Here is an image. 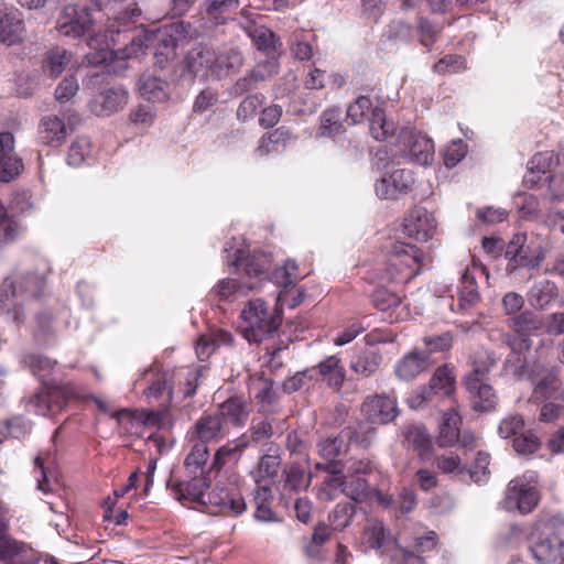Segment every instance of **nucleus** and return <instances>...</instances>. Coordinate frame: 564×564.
<instances>
[{
	"instance_id": "nucleus-1",
	"label": "nucleus",
	"mask_w": 564,
	"mask_h": 564,
	"mask_svg": "<svg viewBox=\"0 0 564 564\" xmlns=\"http://www.w3.org/2000/svg\"><path fill=\"white\" fill-rule=\"evenodd\" d=\"M25 366L43 383V389L28 399V405L41 415H55L62 412L68 402L79 397L76 387L72 382H58L56 360L43 355L29 354L23 358Z\"/></svg>"
},
{
	"instance_id": "nucleus-2",
	"label": "nucleus",
	"mask_w": 564,
	"mask_h": 564,
	"mask_svg": "<svg viewBox=\"0 0 564 564\" xmlns=\"http://www.w3.org/2000/svg\"><path fill=\"white\" fill-rule=\"evenodd\" d=\"M529 551L538 564H554L564 555V518L539 517L527 534Z\"/></svg>"
},
{
	"instance_id": "nucleus-3",
	"label": "nucleus",
	"mask_w": 564,
	"mask_h": 564,
	"mask_svg": "<svg viewBox=\"0 0 564 564\" xmlns=\"http://www.w3.org/2000/svg\"><path fill=\"white\" fill-rule=\"evenodd\" d=\"M423 252L414 245L395 241L388 252V260L380 273V281L404 285L417 275L422 268Z\"/></svg>"
},
{
	"instance_id": "nucleus-4",
	"label": "nucleus",
	"mask_w": 564,
	"mask_h": 564,
	"mask_svg": "<svg viewBox=\"0 0 564 564\" xmlns=\"http://www.w3.org/2000/svg\"><path fill=\"white\" fill-rule=\"evenodd\" d=\"M246 326L241 333L248 343L271 338L282 324V310L270 308L262 299L250 300L241 312Z\"/></svg>"
},
{
	"instance_id": "nucleus-5",
	"label": "nucleus",
	"mask_w": 564,
	"mask_h": 564,
	"mask_svg": "<svg viewBox=\"0 0 564 564\" xmlns=\"http://www.w3.org/2000/svg\"><path fill=\"white\" fill-rule=\"evenodd\" d=\"M142 11L138 7L137 3H132L123 10L119 11L115 15V23L109 26V32L111 35V42L113 46L120 44V37L122 36L127 43H123V47H118L113 53L116 55L120 54V57H117L116 64L112 70L117 75H121L127 68V59L132 56H137L142 52L143 41L140 35L130 34L128 30L121 31L119 26H126L129 23L135 22L137 19L141 15Z\"/></svg>"
},
{
	"instance_id": "nucleus-6",
	"label": "nucleus",
	"mask_w": 564,
	"mask_h": 564,
	"mask_svg": "<svg viewBox=\"0 0 564 564\" xmlns=\"http://www.w3.org/2000/svg\"><path fill=\"white\" fill-rule=\"evenodd\" d=\"M506 273L513 274L519 269L534 270L540 268L545 259L543 246L534 240H528L525 234H516L506 245Z\"/></svg>"
},
{
	"instance_id": "nucleus-7",
	"label": "nucleus",
	"mask_w": 564,
	"mask_h": 564,
	"mask_svg": "<svg viewBox=\"0 0 564 564\" xmlns=\"http://www.w3.org/2000/svg\"><path fill=\"white\" fill-rule=\"evenodd\" d=\"M367 544L373 550H382L392 564H425L424 557L399 544L382 522H375L365 529Z\"/></svg>"
},
{
	"instance_id": "nucleus-8",
	"label": "nucleus",
	"mask_w": 564,
	"mask_h": 564,
	"mask_svg": "<svg viewBox=\"0 0 564 564\" xmlns=\"http://www.w3.org/2000/svg\"><path fill=\"white\" fill-rule=\"evenodd\" d=\"M539 501V490L531 486L524 476L516 477L507 486L503 508L509 511L518 510L521 514H528L538 507Z\"/></svg>"
},
{
	"instance_id": "nucleus-9",
	"label": "nucleus",
	"mask_w": 564,
	"mask_h": 564,
	"mask_svg": "<svg viewBox=\"0 0 564 564\" xmlns=\"http://www.w3.org/2000/svg\"><path fill=\"white\" fill-rule=\"evenodd\" d=\"M46 285L44 273L29 271L15 276L6 278L0 285V295L10 300L19 295H29L31 297L40 296Z\"/></svg>"
},
{
	"instance_id": "nucleus-10",
	"label": "nucleus",
	"mask_w": 564,
	"mask_h": 564,
	"mask_svg": "<svg viewBox=\"0 0 564 564\" xmlns=\"http://www.w3.org/2000/svg\"><path fill=\"white\" fill-rule=\"evenodd\" d=\"M93 18L87 7L68 4L59 12L56 21V30L65 36L80 37L89 32Z\"/></svg>"
},
{
	"instance_id": "nucleus-11",
	"label": "nucleus",
	"mask_w": 564,
	"mask_h": 564,
	"mask_svg": "<svg viewBox=\"0 0 564 564\" xmlns=\"http://www.w3.org/2000/svg\"><path fill=\"white\" fill-rule=\"evenodd\" d=\"M401 156L409 162L427 165L434 158V143L425 134L412 130L401 132Z\"/></svg>"
},
{
	"instance_id": "nucleus-12",
	"label": "nucleus",
	"mask_w": 564,
	"mask_h": 564,
	"mask_svg": "<svg viewBox=\"0 0 564 564\" xmlns=\"http://www.w3.org/2000/svg\"><path fill=\"white\" fill-rule=\"evenodd\" d=\"M414 183L413 172L406 169H400L377 181L375 192L379 198L397 199L399 195L410 193Z\"/></svg>"
},
{
	"instance_id": "nucleus-13",
	"label": "nucleus",
	"mask_w": 564,
	"mask_h": 564,
	"mask_svg": "<svg viewBox=\"0 0 564 564\" xmlns=\"http://www.w3.org/2000/svg\"><path fill=\"white\" fill-rule=\"evenodd\" d=\"M22 160L14 152V137L11 132H0V182L9 183L23 171Z\"/></svg>"
},
{
	"instance_id": "nucleus-14",
	"label": "nucleus",
	"mask_w": 564,
	"mask_h": 564,
	"mask_svg": "<svg viewBox=\"0 0 564 564\" xmlns=\"http://www.w3.org/2000/svg\"><path fill=\"white\" fill-rule=\"evenodd\" d=\"M228 426L223 422L217 411L204 413L193 425L188 434L194 440L208 444L219 442L228 434Z\"/></svg>"
},
{
	"instance_id": "nucleus-15",
	"label": "nucleus",
	"mask_w": 564,
	"mask_h": 564,
	"mask_svg": "<svg viewBox=\"0 0 564 564\" xmlns=\"http://www.w3.org/2000/svg\"><path fill=\"white\" fill-rule=\"evenodd\" d=\"M128 90L123 87H110L93 97L89 108L93 113L99 117H108L128 104Z\"/></svg>"
},
{
	"instance_id": "nucleus-16",
	"label": "nucleus",
	"mask_w": 564,
	"mask_h": 564,
	"mask_svg": "<svg viewBox=\"0 0 564 564\" xmlns=\"http://www.w3.org/2000/svg\"><path fill=\"white\" fill-rule=\"evenodd\" d=\"M436 228L432 214L423 207H414L404 219L403 231L416 241H427Z\"/></svg>"
},
{
	"instance_id": "nucleus-17",
	"label": "nucleus",
	"mask_w": 564,
	"mask_h": 564,
	"mask_svg": "<svg viewBox=\"0 0 564 564\" xmlns=\"http://www.w3.org/2000/svg\"><path fill=\"white\" fill-rule=\"evenodd\" d=\"M206 503L218 508V512L230 516L241 514L246 510V502L238 492H231L229 489L217 484L214 489L206 494Z\"/></svg>"
},
{
	"instance_id": "nucleus-18",
	"label": "nucleus",
	"mask_w": 564,
	"mask_h": 564,
	"mask_svg": "<svg viewBox=\"0 0 564 564\" xmlns=\"http://www.w3.org/2000/svg\"><path fill=\"white\" fill-rule=\"evenodd\" d=\"M361 411L371 423L378 424L392 422L399 413L395 400L388 395L368 398Z\"/></svg>"
},
{
	"instance_id": "nucleus-19",
	"label": "nucleus",
	"mask_w": 564,
	"mask_h": 564,
	"mask_svg": "<svg viewBox=\"0 0 564 564\" xmlns=\"http://www.w3.org/2000/svg\"><path fill=\"white\" fill-rule=\"evenodd\" d=\"M216 61L215 51L204 44L192 47L185 56V66L196 77H213V67Z\"/></svg>"
},
{
	"instance_id": "nucleus-20",
	"label": "nucleus",
	"mask_w": 564,
	"mask_h": 564,
	"mask_svg": "<svg viewBox=\"0 0 564 564\" xmlns=\"http://www.w3.org/2000/svg\"><path fill=\"white\" fill-rule=\"evenodd\" d=\"M471 409L476 412H491L498 404V397L492 387L480 379H466Z\"/></svg>"
},
{
	"instance_id": "nucleus-21",
	"label": "nucleus",
	"mask_w": 564,
	"mask_h": 564,
	"mask_svg": "<svg viewBox=\"0 0 564 564\" xmlns=\"http://www.w3.org/2000/svg\"><path fill=\"white\" fill-rule=\"evenodd\" d=\"M24 22L15 8H0V42L13 45L22 41Z\"/></svg>"
},
{
	"instance_id": "nucleus-22",
	"label": "nucleus",
	"mask_w": 564,
	"mask_h": 564,
	"mask_svg": "<svg viewBox=\"0 0 564 564\" xmlns=\"http://www.w3.org/2000/svg\"><path fill=\"white\" fill-rule=\"evenodd\" d=\"M250 403L241 397H230L218 405L217 413L223 422L228 426L242 427L250 415Z\"/></svg>"
},
{
	"instance_id": "nucleus-23",
	"label": "nucleus",
	"mask_w": 564,
	"mask_h": 564,
	"mask_svg": "<svg viewBox=\"0 0 564 564\" xmlns=\"http://www.w3.org/2000/svg\"><path fill=\"white\" fill-rule=\"evenodd\" d=\"M432 365L433 361L429 354L413 350L399 360L395 366V376L401 380L410 381L430 369Z\"/></svg>"
},
{
	"instance_id": "nucleus-24",
	"label": "nucleus",
	"mask_w": 564,
	"mask_h": 564,
	"mask_svg": "<svg viewBox=\"0 0 564 564\" xmlns=\"http://www.w3.org/2000/svg\"><path fill=\"white\" fill-rule=\"evenodd\" d=\"M245 31L259 51L267 55H280L282 42L272 30L249 21L245 25Z\"/></svg>"
},
{
	"instance_id": "nucleus-25",
	"label": "nucleus",
	"mask_w": 564,
	"mask_h": 564,
	"mask_svg": "<svg viewBox=\"0 0 564 564\" xmlns=\"http://www.w3.org/2000/svg\"><path fill=\"white\" fill-rule=\"evenodd\" d=\"M235 267H242L249 278H257L259 281L265 280L270 269V257L263 252H253L245 256V251L238 249L232 261Z\"/></svg>"
},
{
	"instance_id": "nucleus-26",
	"label": "nucleus",
	"mask_w": 564,
	"mask_h": 564,
	"mask_svg": "<svg viewBox=\"0 0 564 564\" xmlns=\"http://www.w3.org/2000/svg\"><path fill=\"white\" fill-rule=\"evenodd\" d=\"M0 561L2 564H37L33 550L17 540H0Z\"/></svg>"
},
{
	"instance_id": "nucleus-27",
	"label": "nucleus",
	"mask_w": 564,
	"mask_h": 564,
	"mask_svg": "<svg viewBox=\"0 0 564 564\" xmlns=\"http://www.w3.org/2000/svg\"><path fill=\"white\" fill-rule=\"evenodd\" d=\"M209 487V481L205 477H194L188 481H178L171 485L173 494L178 501L188 500L192 502L206 503L205 490Z\"/></svg>"
},
{
	"instance_id": "nucleus-28",
	"label": "nucleus",
	"mask_w": 564,
	"mask_h": 564,
	"mask_svg": "<svg viewBox=\"0 0 564 564\" xmlns=\"http://www.w3.org/2000/svg\"><path fill=\"white\" fill-rule=\"evenodd\" d=\"M142 98L151 102H165L170 98L169 83L151 73H143L138 82Z\"/></svg>"
},
{
	"instance_id": "nucleus-29",
	"label": "nucleus",
	"mask_w": 564,
	"mask_h": 564,
	"mask_svg": "<svg viewBox=\"0 0 564 564\" xmlns=\"http://www.w3.org/2000/svg\"><path fill=\"white\" fill-rule=\"evenodd\" d=\"M315 368V380L321 376L327 386L339 391L346 379V370L337 356H329L322 360Z\"/></svg>"
},
{
	"instance_id": "nucleus-30",
	"label": "nucleus",
	"mask_w": 564,
	"mask_h": 564,
	"mask_svg": "<svg viewBox=\"0 0 564 564\" xmlns=\"http://www.w3.org/2000/svg\"><path fill=\"white\" fill-rule=\"evenodd\" d=\"M67 137L66 126L57 116L43 117L39 124V138L41 142L50 147L62 145Z\"/></svg>"
},
{
	"instance_id": "nucleus-31",
	"label": "nucleus",
	"mask_w": 564,
	"mask_h": 564,
	"mask_svg": "<svg viewBox=\"0 0 564 564\" xmlns=\"http://www.w3.org/2000/svg\"><path fill=\"white\" fill-rule=\"evenodd\" d=\"M141 379H144L148 383L142 395L149 403L160 400L165 392L167 393V400L171 401L172 388L169 386L166 373L149 368L142 372Z\"/></svg>"
},
{
	"instance_id": "nucleus-32",
	"label": "nucleus",
	"mask_w": 564,
	"mask_h": 564,
	"mask_svg": "<svg viewBox=\"0 0 564 564\" xmlns=\"http://www.w3.org/2000/svg\"><path fill=\"white\" fill-rule=\"evenodd\" d=\"M368 470L369 464L359 462L358 466L354 469V473L365 474ZM341 494H344L346 497L350 498L355 502H362L369 496L367 480L359 475H351L350 477L347 475L344 481V489H341Z\"/></svg>"
},
{
	"instance_id": "nucleus-33",
	"label": "nucleus",
	"mask_w": 564,
	"mask_h": 564,
	"mask_svg": "<svg viewBox=\"0 0 564 564\" xmlns=\"http://www.w3.org/2000/svg\"><path fill=\"white\" fill-rule=\"evenodd\" d=\"M73 54L59 46L48 50L42 61L43 73L52 78L58 77L72 63Z\"/></svg>"
},
{
	"instance_id": "nucleus-34",
	"label": "nucleus",
	"mask_w": 564,
	"mask_h": 564,
	"mask_svg": "<svg viewBox=\"0 0 564 564\" xmlns=\"http://www.w3.org/2000/svg\"><path fill=\"white\" fill-rule=\"evenodd\" d=\"M243 62V55L237 48H230L220 54H216V61L213 67V78L221 79L239 72Z\"/></svg>"
},
{
	"instance_id": "nucleus-35",
	"label": "nucleus",
	"mask_w": 564,
	"mask_h": 564,
	"mask_svg": "<svg viewBox=\"0 0 564 564\" xmlns=\"http://www.w3.org/2000/svg\"><path fill=\"white\" fill-rule=\"evenodd\" d=\"M528 295L534 308L544 310L558 296V288L555 282L543 279L532 285Z\"/></svg>"
},
{
	"instance_id": "nucleus-36",
	"label": "nucleus",
	"mask_w": 564,
	"mask_h": 564,
	"mask_svg": "<svg viewBox=\"0 0 564 564\" xmlns=\"http://www.w3.org/2000/svg\"><path fill=\"white\" fill-rule=\"evenodd\" d=\"M507 326L514 334L528 337L543 328V318L528 310L509 317Z\"/></svg>"
},
{
	"instance_id": "nucleus-37",
	"label": "nucleus",
	"mask_w": 564,
	"mask_h": 564,
	"mask_svg": "<svg viewBox=\"0 0 564 564\" xmlns=\"http://www.w3.org/2000/svg\"><path fill=\"white\" fill-rule=\"evenodd\" d=\"M283 490L291 494H299L306 490L312 480V474L300 466L297 463L289 464L283 469Z\"/></svg>"
},
{
	"instance_id": "nucleus-38",
	"label": "nucleus",
	"mask_w": 564,
	"mask_h": 564,
	"mask_svg": "<svg viewBox=\"0 0 564 564\" xmlns=\"http://www.w3.org/2000/svg\"><path fill=\"white\" fill-rule=\"evenodd\" d=\"M460 424L462 417L456 411L448 410L444 413L437 438L441 447H452L457 444L459 441Z\"/></svg>"
},
{
	"instance_id": "nucleus-39",
	"label": "nucleus",
	"mask_w": 564,
	"mask_h": 564,
	"mask_svg": "<svg viewBox=\"0 0 564 564\" xmlns=\"http://www.w3.org/2000/svg\"><path fill=\"white\" fill-rule=\"evenodd\" d=\"M235 346V338L232 334L224 329L213 330L212 334L207 336H202L196 344V354L199 359L204 360L208 358L209 355L220 346Z\"/></svg>"
},
{
	"instance_id": "nucleus-40",
	"label": "nucleus",
	"mask_w": 564,
	"mask_h": 564,
	"mask_svg": "<svg viewBox=\"0 0 564 564\" xmlns=\"http://www.w3.org/2000/svg\"><path fill=\"white\" fill-rule=\"evenodd\" d=\"M292 132L289 128L282 126L275 130L263 134L259 140L257 153L259 156H265L279 151L280 147H285L286 142L291 140Z\"/></svg>"
},
{
	"instance_id": "nucleus-41",
	"label": "nucleus",
	"mask_w": 564,
	"mask_h": 564,
	"mask_svg": "<svg viewBox=\"0 0 564 564\" xmlns=\"http://www.w3.org/2000/svg\"><path fill=\"white\" fill-rule=\"evenodd\" d=\"M382 356L376 348L365 349L350 361V369L357 375L370 377L380 367Z\"/></svg>"
},
{
	"instance_id": "nucleus-42",
	"label": "nucleus",
	"mask_w": 564,
	"mask_h": 564,
	"mask_svg": "<svg viewBox=\"0 0 564 564\" xmlns=\"http://www.w3.org/2000/svg\"><path fill=\"white\" fill-rule=\"evenodd\" d=\"M404 442L413 447L420 456H425L432 449V438L426 427L422 424H412L403 430Z\"/></svg>"
},
{
	"instance_id": "nucleus-43",
	"label": "nucleus",
	"mask_w": 564,
	"mask_h": 564,
	"mask_svg": "<svg viewBox=\"0 0 564 564\" xmlns=\"http://www.w3.org/2000/svg\"><path fill=\"white\" fill-rule=\"evenodd\" d=\"M248 447V438L246 436H240L237 440L229 442L228 444L221 446L217 449L214 455V460L212 464V469H220L228 462L237 460L241 453Z\"/></svg>"
},
{
	"instance_id": "nucleus-44",
	"label": "nucleus",
	"mask_w": 564,
	"mask_h": 564,
	"mask_svg": "<svg viewBox=\"0 0 564 564\" xmlns=\"http://www.w3.org/2000/svg\"><path fill=\"white\" fill-rule=\"evenodd\" d=\"M369 129L373 139L386 141L395 133V124L389 121L381 107H375L369 119Z\"/></svg>"
},
{
	"instance_id": "nucleus-45",
	"label": "nucleus",
	"mask_w": 564,
	"mask_h": 564,
	"mask_svg": "<svg viewBox=\"0 0 564 564\" xmlns=\"http://www.w3.org/2000/svg\"><path fill=\"white\" fill-rule=\"evenodd\" d=\"M345 131L341 110L339 107H330L324 110L319 118L318 135L335 137Z\"/></svg>"
},
{
	"instance_id": "nucleus-46",
	"label": "nucleus",
	"mask_w": 564,
	"mask_h": 564,
	"mask_svg": "<svg viewBox=\"0 0 564 564\" xmlns=\"http://www.w3.org/2000/svg\"><path fill=\"white\" fill-rule=\"evenodd\" d=\"M239 0H205L204 8L206 17L214 24H224L226 22V13L238 9Z\"/></svg>"
},
{
	"instance_id": "nucleus-47",
	"label": "nucleus",
	"mask_w": 564,
	"mask_h": 564,
	"mask_svg": "<svg viewBox=\"0 0 564 564\" xmlns=\"http://www.w3.org/2000/svg\"><path fill=\"white\" fill-rule=\"evenodd\" d=\"M497 361L498 357L492 350L478 352L471 360L473 369L466 379H480V381H485L486 376L497 365Z\"/></svg>"
},
{
	"instance_id": "nucleus-48",
	"label": "nucleus",
	"mask_w": 564,
	"mask_h": 564,
	"mask_svg": "<svg viewBox=\"0 0 564 564\" xmlns=\"http://www.w3.org/2000/svg\"><path fill=\"white\" fill-rule=\"evenodd\" d=\"M416 30L419 33L420 43L431 48L433 44L438 40L443 25L431 21L430 19L419 15L416 18Z\"/></svg>"
},
{
	"instance_id": "nucleus-49",
	"label": "nucleus",
	"mask_w": 564,
	"mask_h": 564,
	"mask_svg": "<svg viewBox=\"0 0 564 564\" xmlns=\"http://www.w3.org/2000/svg\"><path fill=\"white\" fill-rule=\"evenodd\" d=\"M371 302L376 308L382 312L391 311L400 306L402 295L386 286H378L371 294Z\"/></svg>"
},
{
	"instance_id": "nucleus-50",
	"label": "nucleus",
	"mask_w": 564,
	"mask_h": 564,
	"mask_svg": "<svg viewBox=\"0 0 564 564\" xmlns=\"http://www.w3.org/2000/svg\"><path fill=\"white\" fill-rule=\"evenodd\" d=\"M209 457L207 444L197 441L185 458L184 465L192 475L203 474V469Z\"/></svg>"
},
{
	"instance_id": "nucleus-51",
	"label": "nucleus",
	"mask_w": 564,
	"mask_h": 564,
	"mask_svg": "<svg viewBox=\"0 0 564 564\" xmlns=\"http://www.w3.org/2000/svg\"><path fill=\"white\" fill-rule=\"evenodd\" d=\"M355 513L356 507L354 503H338L328 514V521L334 530L343 531L350 524Z\"/></svg>"
},
{
	"instance_id": "nucleus-52",
	"label": "nucleus",
	"mask_w": 564,
	"mask_h": 564,
	"mask_svg": "<svg viewBox=\"0 0 564 564\" xmlns=\"http://www.w3.org/2000/svg\"><path fill=\"white\" fill-rule=\"evenodd\" d=\"M263 99L264 97L262 94H250L246 96L237 108V120L240 122H248L253 119L258 109L262 106Z\"/></svg>"
},
{
	"instance_id": "nucleus-53",
	"label": "nucleus",
	"mask_w": 564,
	"mask_h": 564,
	"mask_svg": "<svg viewBox=\"0 0 564 564\" xmlns=\"http://www.w3.org/2000/svg\"><path fill=\"white\" fill-rule=\"evenodd\" d=\"M281 465V457L278 449L272 451L269 448V453L262 455L259 459L257 473L260 478H275L278 476Z\"/></svg>"
},
{
	"instance_id": "nucleus-54",
	"label": "nucleus",
	"mask_w": 564,
	"mask_h": 564,
	"mask_svg": "<svg viewBox=\"0 0 564 564\" xmlns=\"http://www.w3.org/2000/svg\"><path fill=\"white\" fill-rule=\"evenodd\" d=\"M91 142L87 137H78L70 144L67 163L72 166H79L84 163L86 158L90 154Z\"/></svg>"
},
{
	"instance_id": "nucleus-55",
	"label": "nucleus",
	"mask_w": 564,
	"mask_h": 564,
	"mask_svg": "<svg viewBox=\"0 0 564 564\" xmlns=\"http://www.w3.org/2000/svg\"><path fill=\"white\" fill-rule=\"evenodd\" d=\"M490 455L479 451L476 455L473 466L468 469L470 479L476 484H485L490 475L489 466Z\"/></svg>"
},
{
	"instance_id": "nucleus-56",
	"label": "nucleus",
	"mask_w": 564,
	"mask_h": 564,
	"mask_svg": "<svg viewBox=\"0 0 564 564\" xmlns=\"http://www.w3.org/2000/svg\"><path fill=\"white\" fill-rule=\"evenodd\" d=\"M435 464L437 469L444 474L457 476L466 470V466L462 463L460 457L453 452L437 456Z\"/></svg>"
},
{
	"instance_id": "nucleus-57",
	"label": "nucleus",
	"mask_w": 564,
	"mask_h": 564,
	"mask_svg": "<svg viewBox=\"0 0 564 564\" xmlns=\"http://www.w3.org/2000/svg\"><path fill=\"white\" fill-rule=\"evenodd\" d=\"M169 36L170 39L166 40V39H162V43L164 44L165 48L169 50L170 48V52L166 54V56L170 54V53H174V48L176 46V41H180L182 39H186L187 36H192L193 35V28L189 23H185L183 21H178V22H174L170 25L169 28Z\"/></svg>"
},
{
	"instance_id": "nucleus-58",
	"label": "nucleus",
	"mask_w": 564,
	"mask_h": 564,
	"mask_svg": "<svg viewBox=\"0 0 564 564\" xmlns=\"http://www.w3.org/2000/svg\"><path fill=\"white\" fill-rule=\"evenodd\" d=\"M279 56L280 55H268L267 59L257 63L251 69L260 84L272 78L279 73Z\"/></svg>"
},
{
	"instance_id": "nucleus-59",
	"label": "nucleus",
	"mask_w": 564,
	"mask_h": 564,
	"mask_svg": "<svg viewBox=\"0 0 564 564\" xmlns=\"http://www.w3.org/2000/svg\"><path fill=\"white\" fill-rule=\"evenodd\" d=\"M423 341L425 349L422 350V352L429 354L431 358V354L433 352H443L451 349L453 346V335L451 332H445L441 335L426 336Z\"/></svg>"
},
{
	"instance_id": "nucleus-60",
	"label": "nucleus",
	"mask_w": 564,
	"mask_h": 564,
	"mask_svg": "<svg viewBox=\"0 0 564 564\" xmlns=\"http://www.w3.org/2000/svg\"><path fill=\"white\" fill-rule=\"evenodd\" d=\"M512 446L518 454L530 455L540 448L541 442L532 432H522L513 438Z\"/></svg>"
},
{
	"instance_id": "nucleus-61",
	"label": "nucleus",
	"mask_w": 564,
	"mask_h": 564,
	"mask_svg": "<svg viewBox=\"0 0 564 564\" xmlns=\"http://www.w3.org/2000/svg\"><path fill=\"white\" fill-rule=\"evenodd\" d=\"M343 448L344 441L339 436L327 437L317 444L318 454L324 460L336 459L343 453Z\"/></svg>"
},
{
	"instance_id": "nucleus-62",
	"label": "nucleus",
	"mask_w": 564,
	"mask_h": 564,
	"mask_svg": "<svg viewBox=\"0 0 564 564\" xmlns=\"http://www.w3.org/2000/svg\"><path fill=\"white\" fill-rule=\"evenodd\" d=\"M315 368L297 371L294 376L288 378L283 382V390L288 393H293L303 389L311 381L315 380Z\"/></svg>"
},
{
	"instance_id": "nucleus-63",
	"label": "nucleus",
	"mask_w": 564,
	"mask_h": 564,
	"mask_svg": "<svg viewBox=\"0 0 564 564\" xmlns=\"http://www.w3.org/2000/svg\"><path fill=\"white\" fill-rule=\"evenodd\" d=\"M524 429V420L520 414H511L505 417L499 426L498 433L503 438L517 437Z\"/></svg>"
},
{
	"instance_id": "nucleus-64",
	"label": "nucleus",
	"mask_w": 564,
	"mask_h": 564,
	"mask_svg": "<svg viewBox=\"0 0 564 564\" xmlns=\"http://www.w3.org/2000/svg\"><path fill=\"white\" fill-rule=\"evenodd\" d=\"M273 429L269 421L260 420L258 422L253 421L248 433L242 434L241 436H246L248 438V446L251 443H260L261 441L268 440L272 436Z\"/></svg>"
}]
</instances>
